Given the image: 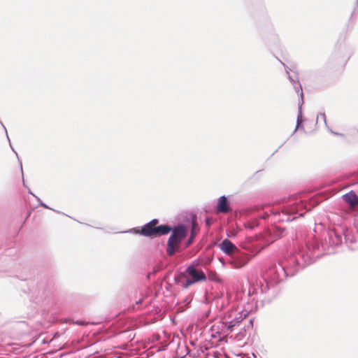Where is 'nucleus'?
<instances>
[{"mask_svg":"<svg viewBox=\"0 0 358 358\" xmlns=\"http://www.w3.org/2000/svg\"><path fill=\"white\" fill-rule=\"evenodd\" d=\"M34 197L37 200V201L38 202V205H39L40 206H42V207H43V208H47V209H50V210H54V211H55V212H57V213H60V212H59V211H58V210H54V209H52V208H50L48 206H47V205H46L45 203H43V202L41 200V199H40L39 197H38L36 195H34Z\"/></svg>","mask_w":358,"mask_h":358,"instance_id":"obj_15","label":"nucleus"},{"mask_svg":"<svg viewBox=\"0 0 358 358\" xmlns=\"http://www.w3.org/2000/svg\"><path fill=\"white\" fill-rule=\"evenodd\" d=\"M210 223H211L210 219V218H207L206 220V225L207 226H210Z\"/></svg>","mask_w":358,"mask_h":358,"instance_id":"obj_25","label":"nucleus"},{"mask_svg":"<svg viewBox=\"0 0 358 358\" xmlns=\"http://www.w3.org/2000/svg\"><path fill=\"white\" fill-rule=\"evenodd\" d=\"M355 13V11L354 10L352 13L351 16H350V17L348 20V24H347L348 29H352L354 25H355V21L353 20V16H354Z\"/></svg>","mask_w":358,"mask_h":358,"instance_id":"obj_17","label":"nucleus"},{"mask_svg":"<svg viewBox=\"0 0 358 358\" xmlns=\"http://www.w3.org/2000/svg\"><path fill=\"white\" fill-rule=\"evenodd\" d=\"M220 250L226 255L232 256L238 248L229 239H224L220 244Z\"/></svg>","mask_w":358,"mask_h":358,"instance_id":"obj_11","label":"nucleus"},{"mask_svg":"<svg viewBox=\"0 0 358 358\" xmlns=\"http://www.w3.org/2000/svg\"><path fill=\"white\" fill-rule=\"evenodd\" d=\"M244 336H245V334H244V333H243V332H242V331H240V332L238 333V336L239 337V338H240L241 337Z\"/></svg>","mask_w":358,"mask_h":358,"instance_id":"obj_27","label":"nucleus"},{"mask_svg":"<svg viewBox=\"0 0 358 358\" xmlns=\"http://www.w3.org/2000/svg\"><path fill=\"white\" fill-rule=\"evenodd\" d=\"M20 169H21V172H22V175L23 176V170H22V163L20 162ZM22 180H23V186L26 188H28L27 187V184H25V182H24V177L22 176Z\"/></svg>","mask_w":358,"mask_h":358,"instance_id":"obj_24","label":"nucleus"},{"mask_svg":"<svg viewBox=\"0 0 358 358\" xmlns=\"http://www.w3.org/2000/svg\"><path fill=\"white\" fill-rule=\"evenodd\" d=\"M159 223L158 219H152L141 229V235L145 237L156 238L166 235L172 230V227L168 224L156 226Z\"/></svg>","mask_w":358,"mask_h":358,"instance_id":"obj_8","label":"nucleus"},{"mask_svg":"<svg viewBox=\"0 0 358 358\" xmlns=\"http://www.w3.org/2000/svg\"><path fill=\"white\" fill-rule=\"evenodd\" d=\"M311 208L310 203L301 197H296L290 199L282 207L269 208V213L268 211L261 213L258 217L252 218L246 222L244 227L253 230L259 225V219H270L273 222H291L303 217Z\"/></svg>","mask_w":358,"mask_h":358,"instance_id":"obj_2","label":"nucleus"},{"mask_svg":"<svg viewBox=\"0 0 358 358\" xmlns=\"http://www.w3.org/2000/svg\"><path fill=\"white\" fill-rule=\"evenodd\" d=\"M126 232L130 233V234H136L141 235V229H138V228H137V227L131 228V229H129L128 231H127Z\"/></svg>","mask_w":358,"mask_h":358,"instance_id":"obj_20","label":"nucleus"},{"mask_svg":"<svg viewBox=\"0 0 358 358\" xmlns=\"http://www.w3.org/2000/svg\"><path fill=\"white\" fill-rule=\"evenodd\" d=\"M27 189H28V193H29V194H31V195L34 196V195H35V194H33V193L31 192V191L30 190V189H29V188H27Z\"/></svg>","mask_w":358,"mask_h":358,"instance_id":"obj_28","label":"nucleus"},{"mask_svg":"<svg viewBox=\"0 0 358 358\" xmlns=\"http://www.w3.org/2000/svg\"><path fill=\"white\" fill-rule=\"evenodd\" d=\"M0 124H1V125L3 127V129H4L5 132H6V134L7 138H8V141H9V144H10V148H11V149H12V150L15 153V155H16L17 157H18L17 152H15V150H14V148H13V146H12V145H11V143H10V138H9V137H8V132H7V130H6V127L3 125V124L2 123V122H1V120H0Z\"/></svg>","mask_w":358,"mask_h":358,"instance_id":"obj_18","label":"nucleus"},{"mask_svg":"<svg viewBox=\"0 0 358 358\" xmlns=\"http://www.w3.org/2000/svg\"><path fill=\"white\" fill-rule=\"evenodd\" d=\"M345 202L352 207H355L358 205V196L354 191H350L343 196Z\"/></svg>","mask_w":358,"mask_h":358,"instance_id":"obj_13","label":"nucleus"},{"mask_svg":"<svg viewBox=\"0 0 358 358\" xmlns=\"http://www.w3.org/2000/svg\"><path fill=\"white\" fill-rule=\"evenodd\" d=\"M195 236H196L195 234H193V233L190 234L189 239L187 240V246H189V245H190L192 243L193 240L195 238Z\"/></svg>","mask_w":358,"mask_h":358,"instance_id":"obj_21","label":"nucleus"},{"mask_svg":"<svg viewBox=\"0 0 358 358\" xmlns=\"http://www.w3.org/2000/svg\"><path fill=\"white\" fill-rule=\"evenodd\" d=\"M171 234L169 238L166 252L169 256H173L178 250L182 240L187 235V228L183 224L172 227Z\"/></svg>","mask_w":358,"mask_h":358,"instance_id":"obj_7","label":"nucleus"},{"mask_svg":"<svg viewBox=\"0 0 358 358\" xmlns=\"http://www.w3.org/2000/svg\"><path fill=\"white\" fill-rule=\"evenodd\" d=\"M327 129L329 130V132H331V134H333L335 136H343V134H342L341 133H338V132H335V131H332L329 127H328Z\"/></svg>","mask_w":358,"mask_h":358,"instance_id":"obj_23","label":"nucleus"},{"mask_svg":"<svg viewBox=\"0 0 358 358\" xmlns=\"http://www.w3.org/2000/svg\"><path fill=\"white\" fill-rule=\"evenodd\" d=\"M280 62L285 67L286 73L288 76L289 80L290 83L292 84L294 88L295 89L296 92L300 96L301 99L299 101V108H298V115L296 118V128L293 132L295 133L296 130H303L305 131L304 127L303 125V115H302V105L303 103V90L299 80L298 73L294 71V69H289L285 63L280 61Z\"/></svg>","mask_w":358,"mask_h":358,"instance_id":"obj_5","label":"nucleus"},{"mask_svg":"<svg viewBox=\"0 0 358 358\" xmlns=\"http://www.w3.org/2000/svg\"><path fill=\"white\" fill-rule=\"evenodd\" d=\"M241 247L246 252L239 249L231 256L229 264L234 268H240L245 266L250 260L259 252V247L253 243H242Z\"/></svg>","mask_w":358,"mask_h":358,"instance_id":"obj_4","label":"nucleus"},{"mask_svg":"<svg viewBox=\"0 0 358 358\" xmlns=\"http://www.w3.org/2000/svg\"><path fill=\"white\" fill-rule=\"evenodd\" d=\"M322 120L324 122V124L326 126L327 128H328V125H327V117H326V115L324 113H320L318 115H317V122L320 120Z\"/></svg>","mask_w":358,"mask_h":358,"instance_id":"obj_19","label":"nucleus"},{"mask_svg":"<svg viewBox=\"0 0 358 358\" xmlns=\"http://www.w3.org/2000/svg\"><path fill=\"white\" fill-rule=\"evenodd\" d=\"M344 239L347 246L350 250L358 248V229L356 227L348 228L344 230Z\"/></svg>","mask_w":358,"mask_h":358,"instance_id":"obj_9","label":"nucleus"},{"mask_svg":"<svg viewBox=\"0 0 358 358\" xmlns=\"http://www.w3.org/2000/svg\"><path fill=\"white\" fill-rule=\"evenodd\" d=\"M207 278L212 282H220L221 281L219 275L215 271H209L206 275Z\"/></svg>","mask_w":358,"mask_h":358,"instance_id":"obj_14","label":"nucleus"},{"mask_svg":"<svg viewBox=\"0 0 358 358\" xmlns=\"http://www.w3.org/2000/svg\"><path fill=\"white\" fill-rule=\"evenodd\" d=\"M199 231V225L196 221H192L191 224V233L196 234V233Z\"/></svg>","mask_w":358,"mask_h":358,"instance_id":"obj_16","label":"nucleus"},{"mask_svg":"<svg viewBox=\"0 0 358 358\" xmlns=\"http://www.w3.org/2000/svg\"><path fill=\"white\" fill-rule=\"evenodd\" d=\"M217 210V212L222 213H227L231 211L227 198L225 196H222L219 198Z\"/></svg>","mask_w":358,"mask_h":358,"instance_id":"obj_12","label":"nucleus"},{"mask_svg":"<svg viewBox=\"0 0 358 358\" xmlns=\"http://www.w3.org/2000/svg\"><path fill=\"white\" fill-rule=\"evenodd\" d=\"M76 324H79V325H84V322L80 321V320H77L76 322Z\"/></svg>","mask_w":358,"mask_h":358,"instance_id":"obj_26","label":"nucleus"},{"mask_svg":"<svg viewBox=\"0 0 358 358\" xmlns=\"http://www.w3.org/2000/svg\"><path fill=\"white\" fill-rule=\"evenodd\" d=\"M344 237V230L333 229L328 232L329 243L331 246H338L342 244Z\"/></svg>","mask_w":358,"mask_h":358,"instance_id":"obj_10","label":"nucleus"},{"mask_svg":"<svg viewBox=\"0 0 358 358\" xmlns=\"http://www.w3.org/2000/svg\"><path fill=\"white\" fill-rule=\"evenodd\" d=\"M201 263L199 260L193 261L182 273L179 278L176 279V283L183 289H187L191 285L206 280V275L202 271Z\"/></svg>","mask_w":358,"mask_h":358,"instance_id":"obj_3","label":"nucleus"},{"mask_svg":"<svg viewBox=\"0 0 358 358\" xmlns=\"http://www.w3.org/2000/svg\"><path fill=\"white\" fill-rule=\"evenodd\" d=\"M247 328L248 329H250V328H252V319H250L249 320V322H248V324L247 326ZM245 329H246V327H243V330H244V332L245 331Z\"/></svg>","mask_w":358,"mask_h":358,"instance_id":"obj_22","label":"nucleus"},{"mask_svg":"<svg viewBox=\"0 0 358 358\" xmlns=\"http://www.w3.org/2000/svg\"><path fill=\"white\" fill-rule=\"evenodd\" d=\"M248 313L240 308H230L223 313L221 322L226 330L233 331L248 316Z\"/></svg>","mask_w":358,"mask_h":358,"instance_id":"obj_6","label":"nucleus"},{"mask_svg":"<svg viewBox=\"0 0 358 358\" xmlns=\"http://www.w3.org/2000/svg\"><path fill=\"white\" fill-rule=\"evenodd\" d=\"M357 2H358V0H357Z\"/></svg>","mask_w":358,"mask_h":358,"instance_id":"obj_30","label":"nucleus"},{"mask_svg":"<svg viewBox=\"0 0 358 358\" xmlns=\"http://www.w3.org/2000/svg\"><path fill=\"white\" fill-rule=\"evenodd\" d=\"M323 248L316 239L309 241L306 247H301L279 263L269 266L264 277L250 282L248 296L252 301H269L275 295V286L287 277L294 276L299 271L313 263L322 255Z\"/></svg>","mask_w":358,"mask_h":358,"instance_id":"obj_1","label":"nucleus"},{"mask_svg":"<svg viewBox=\"0 0 358 358\" xmlns=\"http://www.w3.org/2000/svg\"><path fill=\"white\" fill-rule=\"evenodd\" d=\"M273 241H274L273 238H271V240H270L271 242H273Z\"/></svg>","mask_w":358,"mask_h":358,"instance_id":"obj_29","label":"nucleus"}]
</instances>
